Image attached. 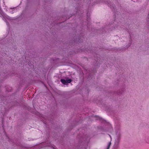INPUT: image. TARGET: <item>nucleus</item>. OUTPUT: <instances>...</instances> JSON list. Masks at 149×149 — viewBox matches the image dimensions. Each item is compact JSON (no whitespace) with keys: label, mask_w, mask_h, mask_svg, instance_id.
Here are the masks:
<instances>
[{"label":"nucleus","mask_w":149,"mask_h":149,"mask_svg":"<svg viewBox=\"0 0 149 149\" xmlns=\"http://www.w3.org/2000/svg\"><path fill=\"white\" fill-rule=\"evenodd\" d=\"M61 81L62 83H63L64 84H66L67 83H70L71 81V79H68L66 80L61 79Z\"/></svg>","instance_id":"2"},{"label":"nucleus","mask_w":149,"mask_h":149,"mask_svg":"<svg viewBox=\"0 0 149 149\" xmlns=\"http://www.w3.org/2000/svg\"><path fill=\"white\" fill-rule=\"evenodd\" d=\"M120 140V135L119 134L118 135L115 141V144L117 146L119 143Z\"/></svg>","instance_id":"1"},{"label":"nucleus","mask_w":149,"mask_h":149,"mask_svg":"<svg viewBox=\"0 0 149 149\" xmlns=\"http://www.w3.org/2000/svg\"><path fill=\"white\" fill-rule=\"evenodd\" d=\"M111 142H110L109 143V144H108V147H107V149H109V147H110V145H111Z\"/></svg>","instance_id":"3"}]
</instances>
